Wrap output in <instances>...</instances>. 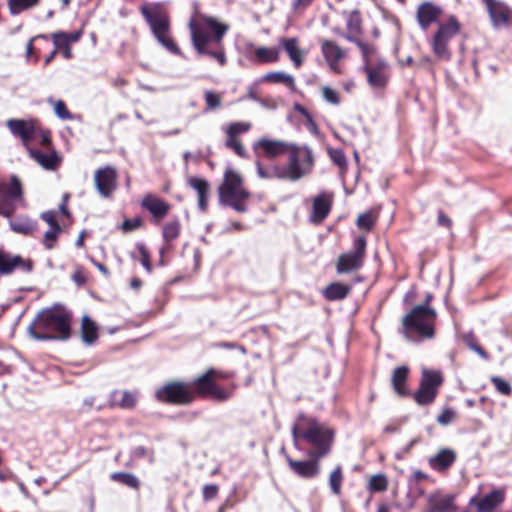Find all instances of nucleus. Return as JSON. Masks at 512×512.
Instances as JSON below:
<instances>
[{
  "instance_id": "26",
  "label": "nucleus",
  "mask_w": 512,
  "mask_h": 512,
  "mask_svg": "<svg viewBox=\"0 0 512 512\" xmlns=\"http://www.w3.org/2000/svg\"><path fill=\"white\" fill-rule=\"evenodd\" d=\"M505 499L504 492L498 489L492 490L483 498L474 496L470 499V504L476 506L480 512H492Z\"/></svg>"
},
{
  "instance_id": "1",
  "label": "nucleus",
  "mask_w": 512,
  "mask_h": 512,
  "mask_svg": "<svg viewBox=\"0 0 512 512\" xmlns=\"http://www.w3.org/2000/svg\"><path fill=\"white\" fill-rule=\"evenodd\" d=\"M232 376L231 372L210 367L192 381L171 380L165 382L155 390L154 399L161 404L170 406H189L198 398H210L216 402H225L233 396L237 385L232 384L230 388H224L218 384V381L228 380Z\"/></svg>"
},
{
  "instance_id": "7",
  "label": "nucleus",
  "mask_w": 512,
  "mask_h": 512,
  "mask_svg": "<svg viewBox=\"0 0 512 512\" xmlns=\"http://www.w3.org/2000/svg\"><path fill=\"white\" fill-rule=\"evenodd\" d=\"M437 312L426 305H416L401 320L400 333L408 340L417 337L420 340H430L435 337Z\"/></svg>"
},
{
  "instance_id": "13",
  "label": "nucleus",
  "mask_w": 512,
  "mask_h": 512,
  "mask_svg": "<svg viewBox=\"0 0 512 512\" xmlns=\"http://www.w3.org/2000/svg\"><path fill=\"white\" fill-rule=\"evenodd\" d=\"M443 381L444 378L440 371L424 369L419 388L413 394L414 401L420 406L432 404Z\"/></svg>"
},
{
  "instance_id": "56",
  "label": "nucleus",
  "mask_w": 512,
  "mask_h": 512,
  "mask_svg": "<svg viewBox=\"0 0 512 512\" xmlns=\"http://www.w3.org/2000/svg\"><path fill=\"white\" fill-rule=\"evenodd\" d=\"M456 415L457 414L454 409L450 407L444 408L442 412L437 416V422L442 426L449 425L455 420Z\"/></svg>"
},
{
  "instance_id": "55",
  "label": "nucleus",
  "mask_w": 512,
  "mask_h": 512,
  "mask_svg": "<svg viewBox=\"0 0 512 512\" xmlns=\"http://www.w3.org/2000/svg\"><path fill=\"white\" fill-rule=\"evenodd\" d=\"M321 93L325 101L333 105H339L341 103V98L339 93L332 89L329 86H323L321 88Z\"/></svg>"
},
{
  "instance_id": "4",
  "label": "nucleus",
  "mask_w": 512,
  "mask_h": 512,
  "mask_svg": "<svg viewBox=\"0 0 512 512\" xmlns=\"http://www.w3.org/2000/svg\"><path fill=\"white\" fill-rule=\"evenodd\" d=\"M73 313L62 305L38 312L28 327L29 335L38 341H67L72 336Z\"/></svg>"
},
{
  "instance_id": "28",
  "label": "nucleus",
  "mask_w": 512,
  "mask_h": 512,
  "mask_svg": "<svg viewBox=\"0 0 512 512\" xmlns=\"http://www.w3.org/2000/svg\"><path fill=\"white\" fill-rule=\"evenodd\" d=\"M409 373L410 369L406 365L398 366L392 372L391 384L393 390L399 397L411 396V392L407 385Z\"/></svg>"
},
{
  "instance_id": "18",
  "label": "nucleus",
  "mask_w": 512,
  "mask_h": 512,
  "mask_svg": "<svg viewBox=\"0 0 512 512\" xmlns=\"http://www.w3.org/2000/svg\"><path fill=\"white\" fill-rule=\"evenodd\" d=\"M117 169L114 166H104L95 171L94 183L97 191L103 197H110L117 188Z\"/></svg>"
},
{
  "instance_id": "16",
  "label": "nucleus",
  "mask_w": 512,
  "mask_h": 512,
  "mask_svg": "<svg viewBox=\"0 0 512 512\" xmlns=\"http://www.w3.org/2000/svg\"><path fill=\"white\" fill-rule=\"evenodd\" d=\"M33 268L34 262L31 259L12 254L0 247V276L11 275L16 270L30 273Z\"/></svg>"
},
{
  "instance_id": "46",
  "label": "nucleus",
  "mask_w": 512,
  "mask_h": 512,
  "mask_svg": "<svg viewBox=\"0 0 512 512\" xmlns=\"http://www.w3.org/2000/svg\"><path fill=\"white\" fill-rule=\"evenodd\" d=\"M120 395L118 405L123 409H133L138 401L137 393L131 391L115 392L114 395Z\"/></svg>"
},
{
  "instance_id": "25",
  "label": "nucleus",
  "mask_w": 512,
  "mask_h": 512,
  "mask_svg": "<svg viewBox=\"0 0 512 512\" xmlns=\"http://www.w3.org/2000/svg\"><path fill=\"white\" fill-rule=\"evenodd\" d=\"M69 196L65 195L58 209L48 210L41 213V219L47 224H62L72 223L74 221L69 209H68Z\"/></svg>"
},
{
  "instance_id": "52",
  "label": "nucleus",
  "mask_w": 512,
  "mask_h": 512,
  "mask_svg": "<svg viewBox=\"0 0 512 512\" xmlns=\"http://www.w3.org/2000/svg\"><path fill=\"white\" fill-rule=\"evenodd\" d=\"M329 156L331 161L337 165L342 171L347 169V159L342 149H330Z\"/></svg>"
},
{
  "instance_id": "37",
  "label": "nucleus",
  "mask_w": 512,
  "mask_h": 512,
  "mask_svg": "<svg viewBox=\"0 0 512 512\" xmlns=\"http://www.w3.org/2000/svg\"><path fill=\"white\" fill-rule=\"evenodd\" d=\"M262 81L267 83L284 84L291 91H296L294 77L281 71H273L266 73L263 76Z\"/></svg>"
},
{
  "instance_id": "5",
  "label": "nucleus",
  "mask_w": 512,
  "mask_h": 512,
  "mask_svg": "<svg viewBox=\"0 0 512 512\" xmlns=\"http://www.w3.org/2000/svg\"><path fill=\"white\" fill-rule=\"evenodd\" d=\"M286 155L287 162L285 165L263 167L258 163V174L262 178L297 182L312 173L315 166V156L310 147L293 143Z\"/></svg>"
},
{
  "instance_id": "45",
  "label": "nucleus",
  "mask_w": 512,
  "mask_h": 512,
  "mask_svg": "<svg viewBox=\"0 0 512 512\" xmlns=\"http://www.w3.org/2000/svg\"><path fill=\"white\" fill-rule=\"evenodd\" d=\"M18 203H20V201L6 197L0 193V215L10 218L13 215Z\"/></svg>"
},
{
  "instance_id": "53",
  "label": "nucleus",
  "mask_w": 512,
  "mask_h": 512,
  "mask_svg": "<svg viewBox=\"0 0 512 512\" xmlns=\"http://www.w3.org/2000/svg\"><path fill=\"white\" fill-rule=\"evenodd\" d=\"M464 341L467 344V346L475 351L477 354H479L483 358H487L488 354L485 351V349L477 342L475 336L472 333H469L464 336Z\"/></svg>"
},
{
  "instance_id": "33",
  "label": "nucleus",
  "mask_w": 512,
  "mask_h": 512,
  "mask_svg": "<svg viewBox=\"0 0 512 512\" xmlns=\"http://www.w3.org/2000/svg\"><path fill=\"white\" fill-rule=\"evenodd\" d=\"M188 184L198 194V206L201 211H205L208 206V198L210 195V185L208 181L199 177H191Z\"/></svg>"
},
{
  "instance_id": "60",
  "label": "nucleus",
  "mask_w": 512,
  "mask_h": 512,
  "mask_svg": "<svg viewBox=\"0 0 512 512\" xmlns=\"http://www.w3.org/2000/svg\"><path fill=\"white\" fill-rule=\"evenodd\" d=\"M60 35H64L65 39L70 43H75L80 40L82 37V30L73 31L71 33L64 32V31H57Z\"/></svg>"
},
{
  "instance_id": "27",
  "label": "nucleus",
  "mask_w": 512,
  "mask_h": 512,
  "mask_svg": "<svg viewBox=\"0 0 512 512\" xmlns=\"http://www.w3.org/2000/svg\"><path fill=\"white\" fill-rule=\"evenodd\" d=\"M279 44L287 53L293 66L297 69L300 68L304 63L306 52L299 47V39L297 37H282Z\"/></svg>"
},
{
  "instance_id": "12",
  "label": "nucleus",
  "mask_w": 512,
  "mask_h": 512,
  "mask_svg": "<svg viewBox=\"0 0 512 512\" xmlns=\"http://www.w3.org/2000/svg\"><path fill=\"white\" fill-rule=\"evenodd\" d=\"M366 248V236H357L353 241L352 250L339 255L336 262V272L338 274H346L361 269L366 257Z\"/></svg>"
},
{
  "instance_id": "20",
  "label": "nucleus",
  "mask_w": 512,
  "mask_h": 512,
  "mask_svg": "<svg viewBox=\"0 0 512 512\" xmlns=\"http://www.w3.org/2000/svg\"><path fill=\"white\" fill-rule=\"evenodd\" d=\"M442 14L443 9L440 5L431 1H425L419 4L416 9V20L419 27L423 31H427L431 25H438Z\"/></svg>"
},
{
  "instance_id": "63",
  "label": "nucleus",
  "mask_w": 512,
  "mask_h": 512,
  "mask_svg": "<svg viewBox=\"0 0 512 512\" xmlns=\"http://www.w3.org/2000/svg\"><path fill=\"white\" fill-rule=\"evenodd\" d=\"M93 265L106 277L110 276V271L108 269V267L103 264V263H100L94 259L91 260Z\"/></svg>"
},
{
  "instance_id": "32",
  "label": "nucleus",
  "mask_w": 512,
  "mask_h": 512,
  "mask_svg": "<svg viewBox=\"0 0 512 512\" xmlns=\"http://www.w3.org/2000/svg\"><path fill=\"white\" fill-rule=\"evenodd\" d=\"M80 336L86 345H93L99 338V327L88 315L81 318Z\"/></svg>"
},
{
  "instance_id": "10",
  "label": "nucleus",
  "mask_w": 512,
  "mask_h": 512,
  "mask_svg": "<svg viewBox=\"0 0 512 512\" xmlns=\"http://www.w3.org/2000/svg\"><path fill=\"white\" fill-rule=\"evenodd\" d=\"M363 71L366 74L367 83L376 90H384L390 80V65L383 58L373 44L367 51L362 50Z\"/></svg>"
},
{
  "instance_id": "21",
  "label": "nucleus",
  "mask_w": 512,
  "mask_h": 512,
  "mask_svg": "<svg viewBox=\"0 0 512 512\" xmlns=\"http://www.w3.org/2000/svg\"><path fill=\"white\" fill-rule=\"evenodd\" d=\"M292 144L282 140L261 138L254 144V151L258 157L276 158L286 155Z\"/></svg>"
},
{
  "instance_id": "38",
  "label": "nucleus",
  "mask_w": 512,
  "mask_h": 512,
  "mask_svg": "<svg viewBox=\"0 0 512 512\" xmlns=\"http://www.w3.org/2000/svg\"><path fill=\"white\" fill-rule=\"evenodd\" d=\"M179 235V226H163L162 236L164 239V245L160 248L161 256L171 251L175 247L176 240L178 239Z\"/></svg>"
},
{
  "instance_id": "39",
  "label": "nucleus",
  "mask_w": 512,
  "mask_h": 512,
  "mask_svg": "<svg viewBox=\"0 0 512 512\" xmlns=\"http://www.w3.org/2000/svg\"><path fill=\"white\" fill-rule=\"evenodd\" d=\"M110 479L113 482L127 486L134 490H139L141 487V482H140L139 478L130 472H123V471L114 472V473L110 474Z\"/></svg>"
},
{
  "instance_id": "9",
  "label": "nucleus",
  "mask_w": 512,
  "mask_h": 512,
  "mask_svg": "<svg viewBox=\"0 0 512 512\" xmlns=\"http://www.w3.org/2000/svg\"><path fill=\"white\" fill-rule=\"evenodd\" d=\"M462 31V23L455 15H449L438 23L429 39L431 51L438 60L449 61L452 58L450 42Z\"/></svg>"
},
{
  "instance_id": "36",
  "label": "nucleus",
  "mask_w": 512,
  "mask_h": 512,
  "mask_svg": "<svg viewBox=\"0 0 512 512\" xmlns=\"http://www.w3.org/2000/svg\"><path fill=\"white\" fill-rule=\"evenodd\" d=\"M430 512H453L454 499L452 496H444L440 493H432L428 497Z\"/></svg>"
},
{
  "instance_id": "62",
  "label": "nucleus",
  "mask_w": 512,
  "mask_h": 512,
  "mask_svg": "<svg viewBox=\"0 0 512 512\" xmlns=\"http://www.w3.org/2000/svg\"><path fill=\"white\" fill-rule=\"evenodd\" d=\"M314 0H294L293 7L295 10L305 9L312 4Z\"/></svg>"
},
{
  "instance_id": "57",
  "label": "nucleus",
  "mask_w": 512,
  "mask_h": 512,
  "mask_svg": "<svg viewBox=\"0 0 512 512\" xmlns=\"http://www.w3.org/2000/svg\"><path fill=\"white\" fill-rule=\"evenodd\" d=\"M219 487L216 484H207L202 489L204 501H210L218 495Z\"/></svg>"
},
{
  "instance_id": "14",
  "label": "nucleus",
  "mask_w": 512,
  "mask_h": 512,
  "mask_svg": "<svg viewBox=\"0 0 512 512\" xmlns=\"http://www.w3.org/2000/svg\"><path fill=\"white\" fill-rule=\"evenodd\" d=\"M494 28L512 27V7L502 0H480Z\"/></svg>"
},
{
  "instance_id": "61",
  "label": "nucleus",
  "mask_w": 512,
  "mask_h": 512,
  "mask_svg": "<svg viewBox=\"0 0 512 512\" xmlns=\"http://www.w3.org/2000/svg\"><path fill=\"white\" fill-rule=\"evenodd\" d=\"M13 231L25 236H32L36 226H11Z\"/></svg>"
},
{
  "instance_id": "19",
  "label": "nucleus",
  "mask_w": 512,
  "mask_h": 512,
  "mask_svg": "<svg viewBox=\"0 0 512 512\" xmlns=\"http://www.w3.org/2000/svg\"><path fill=\"white\" fill-rule=\"evenodd\" d=\"M308 460H294L289 455L286 456L287 464L290 470L297 476L304 479L316 478L321 472V457L309 456Z\"/></svg>"
},
{
  "instance_id": "2",
  "label": "nucleus",
  "mask_w": 512,
  "mask_h": 512,
  "mask_svg": "<svg viewBox=\"0 0 512 512\" xmlns=\"http://www.w3.org/2000/svg\"><path fill=\"white\" fill-rule=\"evenodd\" d=\"M6 127L43 168L55 170L60 165L61 158L53 148L52 132L39 118H10L6 121Z\"/></svg>"
},
{
  "instance_id": "8",
  "label": "nucleus",
  "mask_w": 512,
  "mask_h": 512,
  "mask_svg": "<svg viewBox=\"0 0 512 512\" xmlns=\"http://www.w3.org/2000/svg\"><path fill=\"white\" fill-rule=\"evenodd\" d=\"M139 11L157 41L169 52L179 55L180 49L170 35V15L163 3H144L140 6Z\"/></svg>"
},
{
  "instance_id": "29",
  "label": "nucleus",
  "mask_w": 512,
  "mask_h": 512,
  "mask_svg": "<svg viewBox=\"0 0 512 512\" xmlns=\"http://www.w3.org/2000/svg\"><path fill=\"white\" fill-rule=\"evenodd\" d=\"M321 51L330 68L339 73L337 66L345 56L343 49L334 41L323 40L321 42Z\"/></svg>"
},
{
  "instance_id": "41",
  "label": "nucleus",
  "mask_w": 512,
  "mask_h": 512,
  "mask_svg": "<svg viewBox=\"0 0 512 512\" xmlns=\"http://www.w3.org/2000/svg\"><path fill=\"white\" fill-rule=\"evenodd\" d=\"M64 227L65 226H49L42 238V244L46 250L56 248L59 237L64 232Z\"/></svg>"
},
{
  "instance_id": "54",
  "label": "nucleus",
  "mask_w": 512,
  "mask_h": 512,
  "mask_svg": "<svg viewBox=\"0 0 512 512\" xmlns=\"http://www.w3.org/2000/svg\"><path fill=\"white\" fill-rule=\"evenodd\" d=\"M77 287H83L88 282V273L83 266H77L71 276Z\"/></svg>"
},
{
  "instance_id": "30",
  "label": "nucleus",
  "mask_w": 512,
  "mask_h": 512,
  "mask_svg": "<svg viewBox=\"0 0 512 512\" xmlns=\"http://www.w3.org/2000/svg\"><path fill=\"white\" fill-rule=\"evenodd\" d=\"M393 220V212L383 211L382 206L372 207L367 211L361 213L356 221V224H376L390 223Z\"/></svg>"
},
{
  "instance_id": "15",
  "label": "nucleus",
  "mask_w": 512,
  "mask_h": 512,
  "mask_svg": "<svg viewBox=\"0 0 512 512\" xmlns=\"http://www.w3.org/2000/svg\"><path fill=\"white\" fill-rule=\"evenodd\" d=\"M308 210V219L313 224H319L326 220L334 204V193L322 191L311 197Z\"/></svg>"
},
{
  "instance_id": "35",
  "label": "nucleus",
  "mask_w": 512,
  "mask_h": 512,
  "mask_svg": "<svg viewBox=\"0 0 512 512\" xmlns=\"http://www.w3.org/2000/svg\"><path fill=\"white\" fill-rule=\"evenodd\" d=\"M352 291V284L332 282L323 290V297L327 301H339L348 297Z\"/></svg>"
},
{
  "instance_id": "47",
  "label": "nucleus",
  "mask_w": 512,
  "mask_h": 512,
  "mask_svg": "<svg viewBox=\"0 0 512 512\" xmlns=\"http://www.w3.org/2000/svg\"><path fill=\"white\" fill-rule=\"evenodd\" d=\"M38 39H43L45 41H48L49 40V35L47 34H38L34 37H32L27 45H26V58L28 60L32 59L34 63H37L38 60H39V51L34 47L33 43L35 40H38Z\"/></svg>"
},
{
  "instance_id": "49",
  "label": "nucleus",
  "mask_w": 512,
  "mask_h": 512,
  "mask_svg": "<svg viewBox=\"0 0 512 512\" xmlns=\"http://www.w3.org/2000/svg\"><path fill=\"white\" fill-rule=\"evenodd\" d=\"M49 103L53 104L54 112L61 120H72L73 115L67 108L66 103L63 100L52 101L49 99Z\"/></svg>"
},
{
  "instance_id": "59",
  "label": "nucleus",
  "mask_w": 512,
  "mask_h": 512,
  "mask_svg": "<svg viewBox=\"0 0 512 512\" xmlns=\"http://www.w3.org/2000/svg\"><path fill=\"white\" fill-rule=\"evenodd\" d=\"M293 109L295 112L303 116L309 124L315 125L311 113L303 105L300 103H295L293 105Z\"/></svg>"
},
{
  "instance_id": "11",
  "label": "nucleus",
  "mask_w": 512,
  "mask_h": 512,
  "mask_svg": "<svg viewBox=\"0 0 512 512\" xmlns=\"http://www.w3.org/2000/svg\"><path fill=\"white\" fill-rule=\"evenodd\" d=\"M218 196L221 204L229 206L238 212L246 211V202L250 196L243 187L241 176L232 169L224 173L223 182L218 187Z\"/></svg>"
},
{
  "instance_id": "22",
  "label": "nucleus",
  "mask_w": 512,
  "mask_h": 512,
  "mask_svg": "<svg viewBox=\"0 0 512 512\" xmlns=\"http://www.w3.org/2000/svg\"><path fill=\"white\" fill-rule=\"evenodd\" d=\"M346 29L347 31L345 34H341V37L356 44L360 51H367L368 47L372 45L371 43L363 42L359 38V36L363 34V28L361 13L358 10H354L348 14Z\"/></svg>"
},
{
  "instance_id": "64",
  "label": "nucleus",
  "mask_w": 512,
  "mask_h": 512,
  "mask_svg": "<svg viewBox=\"0 0 512 512\" xmlns=\"http://www.w3.org/2000/svg\"><path fill=\"white\" fill-rule=\"evenodd\" d=\"M88 233L86 230H82L77 238L76 246L78 248H84L85 247V239L88 237Z\"/></svg>"
},
{
  "instance_id": "34",
  "label": "nucleus",
  "mask_w": 512,
  "mask_h": 512,
  "mask_svg": "<svg viewBox=\"0 0 512 512\" xmlns=\"http://www.w3.org/2000/svg\"><path fill=\"white\" fill-rule=\"evenodd\" d=\"M249 59L258 64L275 63L280 59V51L277 47L260 46L254 49L253 55Z\"/></svg>"
},
{
  "instance_id": "31",
  "label": "nucleus",
  "mask_w": 512,
  "mask_h": 512,
  "mask_svg": "<svg viewBox=\"0 0 512 512\" xmlns=\"http://www.w3.org/2000/svg\"><path fill=\"white\" fill-rule=\"evenodd\" d=\"M0 193L6 197L22 202L24 191L19 177L11 175L7 181H0Z\"/></svg>"
},
{
  "instance_id": "44",
  "label": "nucleus",
  "mask_w": 512,
  "mask_h": 512,
  "mask_svg": "<svg viewBox=\"0 0 512 512\" xmlns=\"http://www.w3.org/2000/svg\"><path fill=\"white\" fill-rule=\"evenodd\" d=\"M388 488V479L385 474L379 473L371 476L368 482V489L371 492H384Z\"/></svg>"
},
{
  "instance_id": "51",
  "label": "nucleus",
  "mask_w": 512,
  "mask_h": 512,
  "mask_svg": "<svg viewBox=\"0 0 512 512\" xmlns=\"http://www.w3.org/2000/svg\"><path fill=\"white\" fill-rule=\"evenodd\" d=\"M137 250L140 255V261L148 273L152 272L151 254L147 246L143 243L137 244Z\"/></svg>"
},
{
  "instance_id": "50",
  "label": "nucleus",
  "mask_w": 512,
  "mask_h": 512,
  "mask_svg": "<svg viewBox=\"0 0 512 512\" xmlns=\"http://www.w3.org/2000/svg\"><path fill=\"white\" fill-rule=\"evenodd\" d=\"M205 103H206V110L212 111L215 109H218L221 107L222 104V98L220 94L214 92V91H206L204 94Z\"/></svg>"
},
{
  "instance_id": "48",
  "label": "nucleus",
  "mask_w": 512,
  "mask_h": 512,
  "mask_svg": "<svg viewBox=\"0 0 512 512\" xmlns=\"http://www.w3.org/2000/svg\"><path fill=\"white\" fill-rule=\"evenodd\" d=\"M490 381L501 395L508 397L512 395V386L507 380L499 376H491Z\"/></svg>"
},
{
  "instance_id": "3",
  "label": "nucleus",
  "mask_w": 512,
  "mask_h": 512,
  "mask_svg": "<svg viewBox=\"0 0 512 512\" xmlns=\"http://www.w3.org/2000/svg\"><path fill=\"white\" fill-rule=\"evenodd\" d=\"M191 40L199 55L214 59L220 66L227 63L223 38L229 25L219 22L211 16L200 15L189 22Z\"/></svg>"
},
{
  "instance_id": "40",
  "label": "nucleus",
  "mask_w": 512,
  "mask_h": 512,
  "mask_svg": "<svg viewBox=\"0 0 512 512\" xmlns=\"http://www.w3.org/2000/svg\"><path fill=\"white\" fill-rule=\"evenodd\" d=\"M40 4V0H7V7L12 16L31 10Z\"/></svg>"
},
{
  "instance_id": "24",
  "label": "nucleus",
  "mask_w": 512,
  "mask_h": 512,
  "mask_svg": "<svg viewBox=\"0 0 512 512\" xmlns=\"http://www.w3.org/2000/svg\"><path fill=\"white\" fill-rule=\"evenodd\" d=\"M142 207L145 208L156 221H161L169 213L171 205L160 197L147 194L142 200Z\"/></svg>"
},
{
  "instance_id": "42",
  "label": "nucleus",
  "mask_w": 512,
  "mask_h": 512,
  "mask_svg": "<svg viewBox=\"0 0 512 512\" xmlns=\"http://www.w3.org/2000/svg\"><path fill=\"white\" fill-rule=\"evenodd\" d=\"M49 39L52 40L56 51L60 52L65 59H71L73 57L71 43L65 39L64 35L54 32L49 35Z\"/></svg>"
},
{
  "instance_id": "17",
  "label": "nucleus",
  "mask_w": 512,
  "mask_h": 512,
  "mask_svg": "<svg viewBox=\"0 0 512 512\" xmlns=\"http://www.w3.org/2000/svg\"><path fill=\"white\" fill-rule=\"evenodd\" d=\"M251 129L250 122H232L226 128L224 132L226 134L225 147L232 150L236 155L241 158L246 157V150L243 146L240 135L248 132Z\"/></svg>"
},
{
  "instance_id": "6",
  "label": "nucleus",
  "mask_w": 512,
  "mask_h": 512,
  "mask_svg": "<svg viewBox=\"0 0 512 512\" xmlns=\"http://www.w3.org/2000/svg\"><path fill=\"white\" fill-rule=\"evenodd\" d=\"M291 431L294 441H304L312 448L309 456L324 458L330 453L335 433L317 418L300 413Z\"/></svg>"
},
{
  "instance_id": "58",
  "label": "nucleus",
  "mask_w": 512,
  "mask_h": 512,
  "mask_svg": "<svg viewBox=\"0 0 512 512\" xmlns=\"http://www.w3.org/2000/svg\"><path fill=\"white\" fill-rule=\"evenodd\" d=\"M409 481H410V483H419L421 481H431V477L427 473H425L419 469H416L410 475Z\"/></svg>"
},
{
  "instance_id": "23",
  "label": "nucleus",
  "mask_w": 512,
  "mask_h": 512,
  "mask_svg": "<svg viewBox=\"0 0 512 512\" xmlns=\"http://www.w3.org/2000/svg\"><path fill=\"white\" fill-rule=\"evenodd\" d=\"M457 460V453L452 448H441L428 458L429 467L439 474H447Z\"/></svg>"
},
{
  "instance_id": "43",
  "label": "nucleus",
  "mask_w": 512,
  "mask_h": 512,
  "mask_svg": "<svg viewBox=\"0 0 512 512\" xmlns=\"http://www.w3.org/2000/svg\"><path fill=\"white\" fill-rule=\"evenodd\" d=\"M343 479H344V476H343L342 467L340 465H338L332 470V472L329 475V486H330L332 492L337 496L341 495V492H342L341 487H342Z\"/></svg>"
}]
</instances>
